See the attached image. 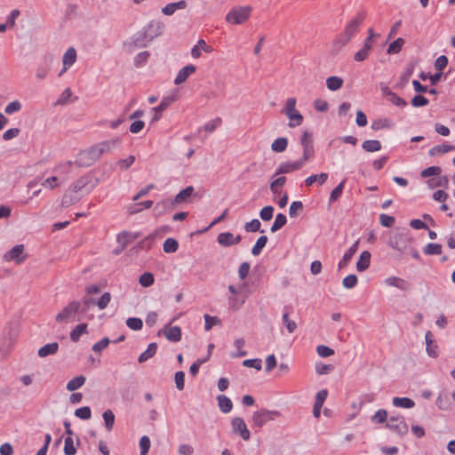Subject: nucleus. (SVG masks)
Instances as JSON below:
<instances>
[{
  "mask_svg": "<svg viewBox=\"0 0 455 455\" xmlns=\"http://www.w3.org/2000/svg\"><path fill=\"white\" fill-rule=\"evenodd\" d=\"M177 100L176 95H169L166 97H164L160 102V104L157 107H155L153 108L155 112V116L153 118V121H157L163 111H164L172 102H174Z\"/></svg>",
  "mask_w": 455,
  "mask_h": 455,
  "instance_id": "obj_16",
  "label": "nucleus"
},
{
  "mask_svg": "<svg viewBox=\"0 0 455 455\" xmlns=\"http://www.w3.org/2000/svg\"><path fill=\"white\" fill-rule=\"evenodd\" d=\"M362 148L366 152H377L381 149V143L378 140H367L363 142Z\"/></svg>",
  "mask_w": 455,
  "mask_h": 455,
  "instance_id": "obj_38",
  "label": "nucleus"
},
{
  "mask_svg": "<svg viewBox=\"0 0 455 455\" xmlns=\"http://www.w3.org/2000/svg\"><path fill=\"white\" fill-rule=\"evenodd\" d=\"M196 66L191 65V64L183 67L178 72V74L174 79V84L176 85H180V84H183L190 75H192L193 73L196 72Z\"/></svg>",
  "mask_w": 455,
  "mask_h": 455,
  "instance_id": "obj_18",
  "label": "nucleus"
},
{
  "mask_svg": "<svg viewBox=\"0 0 455 455\" xmlns=\"http://www.w3.org/2000/svg\"><path fill=\"white\" fill-rule=\"evenodd\" d=\"M149 56H150V53H149V52H148V51L139 52V53L134 57V60H133V62H134V66H135L136 68H141V67H143V66L147 63V61H148V60Z\"/></svg>",
  "mask_w": 455,
  "mask_h": 455,
  "instance_id": "obj_53",
  "label": "nucleus"
},
{
  "mask_svg": "<svg viewBox=\"0 0 455 455\" xmlns=\"http://www.w3.org/2000/svg\"><path fill=\"white\" fill-rule=\"evenodd\" d=\"M425 339H426V345H427L426 350H427V355L434 358L437 357L438 347L433 339V335H432L431 331H427V333L425 335Z\"/></svg>",
  "mask_w": 455,
  "mask_h": 455,
  "instance_id": "obj_26",
  "label": "nucleus"
},
{
  "mask_svg": "<svg viewBox=\"0 0 455 455\" xmlns=\"http://www.w3.org/2000/svg\"><path fill=\"white\" fill-rule=\"evenodd\" d=\"M287 307H284V312L283 314V323L285 325L287 331L290 332V333H292L296 329H297V323L291 320L290 317H289V313L287 311Z\"/></svg>",
  "mask_w": 455,
  "mask_h": 455,
  "instance_id": "obj_48",
  "label": "nucleus"
},
{
  "mask_svg": "<svg viewBox=\"0 0 455 455\" xmlns=\"http://www.w3.org/2000/svg\"><path fill=\"white\" fill-rule=\"evenodd\" d=\"M75 416L81 419H89L92 417V411L90 407L84 406L75 411Z\"/></svg>",
  "mask_w": 455,
  "mask_h": 455,
  "instance_id": "obj_62",
  "label": "nucleus"
},
{
  "mask_svg": "<svg viewBox=\"0 0 455 455\" xmlns=\"http://www.w3.org/2000/svg\"><path fill=\"white\" fill-rule=\"evenodd\" d=\"M296 104L297 100L295 98H288L283 108L281 110L282 114L285 115L289 119L288 126L290 128L299 126L304 120L303 116L296 109Z\"/></svg>",
  "mask_w": 455,
  "mask_h": 455,
  "instance_id": "obj_2",
  "label": "nucleus"
},
{
  "mask_svg": "<svg viewBox=\"0 0 455 455\" xmlns=\"http://www.w3.org/2000/svg\"><path fill=\"white\" fill-rule=\"evenodd\" d=\"M204 330L210 331L214 325L220 323V320L217 316H211L210 315H204Z\"/></svg>",
  "mask_w": 455,
  "mask_h": 455,
  "instance_id": "obj_63",
  "label": "nucleus"
},
{
  "mask_svg": "<svg viewBox=\"0 0 455 455\" xmlns=\"http://www.w3.org/2000/svg\"><path fill=\"white\" fill-rule=\"evenodd\" d=\"M218 405L223 413H228L233 408L232 401L224 395L217 396Z\"/></svg>",
  "mask_w": 455,
  "mask_h": 455,
  "instance_id": "obj_32",
  "label": "nucleus"
},
{
  "mask_svg": "<svg viewBox=\"0 0 455 455\" xmlns=\"http://www.w3.org/2000/svg\"><path fill=\"white\" fill-rule=\"evenodd\" d=\"M261 223L258 219H253L244 225V230L246 232H258L264 233V230H260Z\"/></svg>",
  "mask_w": 455,
  "mask_h": 455,
  "instance_id": "obj_54",
  "label": "nucleus"
},
{
  "mask_svg": "<svg viewBox=\"0 0 455 455\" xmlns=\"http://www.w3.org/2000/svg\"><path fill=\"white\" fill-rule=\"evenodd\" d=\"M328 177L329 175L326 172H321L320 174H313L305 180V184L306 186L310 187L315 182L317 181L318 184L321 186L326 182Z\"/></svg>",
  "mask_w": 455,
  "mask_h": 455,
  "instance_id": "obj_34",
  "label": "nucleus"
},
{
  "mask_svg": "<svg viewBox=\"0 0 455 455\" xmlns=\"http://www.w3.org/2000/svg\"><path fill=\"white\" fill-rule=\"evenodd\" d=\"M139 237L138 233H129L123 231L117 235V242L122 246V250L125 249L129 243H132Z\"/></svg>",
  "mask_w": 455,
  "mask_h": 455,
  "instance_id": "obj_23",
  "label": "nucleus"
},
{
  "mask_svg": "<svg viewBox=\"0 0 455 455\" xmlns=\"http://www.w3.org/2000/svg\"><path fill=\"white\" fill-rule=\"evenodd\" d=\"M187 7V2L180 0L175 3H170L162 8V12L166 16L172 15L178 10H184Z\"/></svg>",
  "mask_w": 455,
  "mask_h": 455,
  "instance_id": "obj_24",
  "label": "nucleus"
},
{
  "mask_svg": "<svg viewBox=\"0 0 455 455\" xmlns=\"http://www.w3.org/2000/svg\"><path fill=\"white\" fill-rule=\"evenodd\" d=\"M151 41L148 39V33L144 28L131 37V44L136 48L146 47Z\"/></svg>",
  "mask_w": 455,
  "mask_h": 455,
  "instance_id": "obj_15",
  "label": "nucleus"
},
{
  "mask_svg": "<svg viewBox=\"0 0 455 455\" xmlns=\"http://www.w3.org/2000/svg\"><path fill=\"white\" fill-rule=\"evenodd\" d=\"M176 318H173L168 324L164 326L163 330H160L158 331V335H161L162 333L164 335V337L172 341V342H178L181 339V329L179 326H172L169 327V325L175 321Z\"/></svg>",
  "mask_w": 455,
  "mask_h": 455,
  "instance_id": "obj_11",
  "label": "nucleus"
},
{
  "mask_svg": "<svg viewBox=\"0 0 455 455\" xmlns=\"http://www.w3.org/2000/svg\"><path fill=\"white\" fill-rule=\"evenodd\" d=\"M453 150H455V145H437L429 149L428 155L430 156H435L436 155H443Z\"/></svg>",
  "mask_w": 455,
  "mask_h": 455,
  "instance_id": "obj_33",
  "label": "nucleus"
},
{
  "mask_svg": "<svg viewBox=\"0 0 455 455\" xmlns=\"http://www.w3.org/2000/svg\"><path fill=\"white\" fill-rule=\"evenodd\" d=\"M371 127L373 131L393 129L395 127V123L389 118H379L371 123Z\"/></svg>",
  "mask_w": 455,
  "mask_h": 455,
  "instance_id": "obj_27",
  "label": "nucleus"
},
{
  "mask_svg": "<svg viewBox=\"0 0 455 455\" xmlns=\"http://www.w3.org/2000/svg\"><path fill=\"white\" fill-rule=\"evenodd\" d=\"M156 350H157V344L155 342L150 343L148 346L147 349L140 355V356L138 358V362L140 363H143L147 362L148 360H149L156 355Z\"/></svg>",
  "mask_w": 455,
  "mask_h": 455,
  "instance_id": "obj_30",
  "label": "nucleus"
},
{
  "mask_svg": "<svg viewBox=\"0 0 455 455\" xmlns=\"http://www.w3.org/2000/svg\"><path fill=\"white\" fill-rule=\"evenodd\" d=\"M175 204L172 198H166L160 202H157L154 207V212L156 216H162L175 208Z\"/></svg>",
  "mask_w": 455,
  "mask_h": 455,
  "instance_id": "obj_14",
  "label": "nucleus"
},
{
  "mask_svg": "<svg viewBox=\"0 0 455 455\" xmlns=\"http://www.w3.org/2000/svg\"><path fill=\"white\" fill-rule=\"evenodd\" d=\"M384 94L386 95L388 101L393 103L397 107H405L407 106V102L405 100L398 96L396 93L390 91L387 87L383 90Z\"/></svg>",
  "mask_w": 455,
  "mask_h": 455,
  "instance_id": "obj_28",
  "label": "nucleus"
},
{
  "mask_svg": "<svg viewBox=\"0 0 455 455\" xmlns=\"http://www.w3.org/2000/svg\"><path fill=\"white\" fill-rule=\"evenodd\" d=\"M110 300H111V294L109 292H105L101 295V297L98 300H95L94 305H96L100 309L102 310L108 307Z\"/></svg>",
  "mask_w": 455,
  "mask_h": 455,
  "instance_id": "obj_60",
  "label": "nucleus"
},
{
  "mask_svg": "<svg viewBox=\"0 0 455 455\" xmlns=\"http://www.w3.org/2000/svg\"><path fill=\"white\" fill-rule=\"evenodd\" d=\"M76 60V52L75 48L70 47L68 48L63 57H62V63H63V71H67L69 67H71Z\"/></svg>",
  "mask_w": 455,
  "mask_h": 455,
  "instance_id": "obj_25",
  "label": "nucleus"
},
{
  "mask_svg": "<svg viewBox=\"0 0 455 455\" xmlns=\"http://www.w3.org/2000/svg\"><path fill=\"white\" fill-rule=\"evenodd\" d=\"M80 311V305L78 301H71L67 307H65L57 315V322H64L71 317L75 316Z\"/></svg>",
  "mask_w": 455,
  "mask_h": 455,
  "instance_id": "obj_9",
  "label": "nucleus"
},
{
  "mask_svg": "<svg viewBox=\"0 0 455 455\" xmlns=\"http://www.w3.org/2000/svg\"><path fill=\"white\" fill-rule=\"evenodd\" d=\"M359 241L355 242L349 249L346 251L344 253L341 260L339 262L338 267L339 269H342L346 267L349 261L351 260L352 257L355 255V253L357 251L358 249Z\"/></svg>",
  "mask_w": 455,
  "mask_h": 455,
  "instance_id": "obj_21",
  "label": "nucleus"
},
{
  "mask_svg": "<svg viewBox=\"0 0 455 455\" xmlns=\"http://www.w3.org/2000/svg\"><path fill=\"white\" fill-rule=\"evenodd\" d=\"M343 79L341 77L332 76L327 78L326 85L330 91H337L341 88Z\"/></svg>",
  "mask_w": 455,
  "mask_h": 455,
  "instance_id": "obj_43",
  "label": "nucleus"
},
{
  "mask_svg": "<svg viewBox=\"0 0 455 455\" xmlns=\"http://www.w3.org/2000/svg\"><path fill=\"white\" fill-rule=\"evenodd\" d=\"M392 403L395 407H401L405 409H411L415 406V403L412 399L408 397H394Z\"/></svg>",
  "mask_w": 455,
  "mask_h": 455,
  "instance_id": "obj_35",
  "label": "nucleus"
},
{
  "mask_svg": "<svg viewBox=\"0 0 455 455\" xmlns=\"http://www.w3.org/2000/svg\"><path fill=\"white\" fill-rule=\"evenodd\" d=\"M371 420L378 424L387 422V411L384 409L378 410L375 414L371 417Z\"/></svg>",
  "mask_w": 455,
  "mask_h": 455,
  "instance_id": "obj_57",
  "label": "nucleus"
},
{
  "mask_svg": "<svg viewBox=\"0 0 455 455\" xmlns=\"http://www.w3.org/2000/svg\"><path fill=\"white\" fill-rule=\"evenodd\" d=\"M286 182V178L284 176H281L276 178L275 180H272L270 183V190L273 194L278 195L281 193L279 188L283 187Z\"/></svg>",
  "mask_w": 455,
  "mask_h": 455,
  "instance_id": "obj_51",
  "label": "nucleus"
},
{
  "mask_svg": "<svg viewBox=\"0 0 455 455\" xmlns=\"http://www.w3.org/2000/svg\"><path fill=\"white\" fill-rule=\"evenodd\" d=\"M95 299L93 298L84 297L81 301H78L80 305V311L78 314L84 315L88 312L90 306L94 305Z\"/></svg>",
  "mask_w": 455,
  "mask_h": 455,
  "instance_id": "obj_55",
  "label": "nucleus"
},
{
  "mask_svg": "<svg viewBox=\"0 0 455 455\" xmlns=\"http://www.w3.org/2000/svg\"><path fill=\"white\" fill-rule=\"evenodd\" d=\"M232 431L239 435L244 441H248L251 438V433L244 422L240 417H235L231 421Z\"/></svg>",
  "mask_w": 455,
  "mask_h": 455,
  "instance_id": "obj_10",
  "label": "nucleus"
},
{
  "mask_svg": "<svg viewBox=\"0 0 455 455\" xmlns=\"http://www.w3.org/2000/svg\"><path fill=\"white\" fill-rule=\"evenodd\" d=\"M371 264V253L368 251H363L359 257V259L356 263V269L359 272H363L366 270Z\"/></svg>",
  "mask_w": 455,
  "mask_h": 455,
  "instance_id": "obj_29",
  "label": "nucleus"
},
{
  "mask_svg": "<svg viewBox=\"0 0 455 455\" xmlns=\"http://www.w3.org/2000/svg\"><path fill=\"white\" fill-rule=\"evenodd\" d=\"M87 333V324L79 323L70 332V339L73 342H77L81 335Z\"/></svg>",
  "mask_w": 455,
  "mask_h": 455,
  "instance_id": "obj_37",
  "label": "nucleus"
},
{
  "mask_svg": "<svg viewBox=\"0 0 455 455\" xmlns=\"http://www.w3.org/2000/svg\"><path fill=\"white\" fill-rule=\"evenodd\" d=\"M411 242V237L408 231H402L390 237L388 244L391 248L403 252L407 250L408 244Z\"/></svg>",
  "mask_w": 455,
  "mask_h": 455,
  "instance_id": "obj_6",
  "label": "nucleus"
},
{
  "mask_svg": "<svg viewBox=\"0 0 455 455\" xmlns=\"http://www.w3.org/2000/svg\"><path fill=\"white\" fill-rule=\"evenodd\" d=\"M347 179H344L336 188L332 189L330 195L329 203L336 202L342 195Z\"/></svg>",
  "mask_w": 455,
  "mask_h": 455,
  "instance_id": "obj_40",
  "label": "nucleus"
},
{
  "mask_svg": "<svg viewBox=\"0 0 455 455\" xmlns=\"http://www.w3.org/2000/svg\"><path fill=\"white\" fill-rule=\"evenodd\" d=\"M423 252L426 255H440L442 253V245L429 243L423 248Z\"/></svg>",
  "mask_w": 455,
  "mask_h": 455,
  "instance_id": "obj_50",
  "label": "nucleus"
},
{
  "mask_svg": "<svg viewBox=\"0 0 455 455\" xmlns=\"http://www.w3.org/2000/svg\"><path fill=\"white\" fill-rule=\"evenodd\" d=\"M64 453L65 455H75L76 453V449L71 436H67L65 438Z\"/></svg>",
  "mask_w": 455,
  "mask_h": 455,
  "instance_id": "obj_59",
  "label": "nucleus"
},
{
  "mask_svg": "<svg viewBox=\"0 0 455 455\" xmlns=\"http://www.w3.org/2000/svg\"><path fill=\"white\" fill-rule=\"evenodd\" d=\"M302 168L301 163L298 160L295 162H282L276 168L274 177L281 174H287Z\"/></svg>",
  "mask_w": 455,
  "mask_h": 455,
  "instance_id": "obj_13",
  "label": "nucleus"
},
{
  "mask_svg": "<svg viewBox=\"0 0 455 455\" xmlns=\"http://www.w3.org/2000/svg\"><path fill=\"white\" fill-rule=\"evenodd\" d=\"M217 242L224 247L232 246L234 245L233 234L230 232L220 233L217 237Z\"/></svg>",
  "mask_w": 455,
  "mask_h": 455,
  "instance_id": "obj_42",
  "label": "nucleus"
},
{
  "mask_svg": "<svg viewBox=\"0 0 455 455\" xmlns=\"http://www.w3.org/2000/svg\"><path fill=\"white\" fill-rule=\"evenodd\" d=\"M403 44L404 40L399 37L389 44L387 52L388 54H396L402 50Z\"/></svg>",
  "mask_w": 455,
  "mask_h": 455,
  "instance_id": "obj_52",
  "label": "nucleus"
},
{
  "mask_svg": "<svg viewBox=\"0 0 455 455\" xmlns=\"http://www.w3.org/2000/svg\"><path fill=\"white\" fill-rule=\"evenodd\" d=\"M86 379L84 376L80 375L70 379L67 384V389L68 391H75L80 388L85 382Z\"/></svg>",
  "mask_w": 455,
  "mask_h": 455,
  "instance_id": "obj_39",
  "label": "nucleus"
},
{
  "mask_svg": "<svg viewBox=\"0 0 455 455\" xmlns=\"http://www.w3.org/2000/svg\"><path fill=\"white\" fill-rule=\"evenodd\" d=\"M442 172V169L441 167L439 166H430V167H427L426 169H424L420 175L421 177L423 178H427V177H431V176H438L440 175Z\"/></svg>",
  "mask_w": 455,
  "mask_h": 455,
  "instance_id": "obj_61",
  "label": "nucleus"
},
{
  "mask_svg": "<svg viewBox=\"0 0 455 455\" xmlns=\"http://www.w3.org/2000/svg\"><path fill=\"white\" fill-rule=\"evenodd\" d=\"M385 282L388 286L396 287L403 291H409L411 288L409 282L397 276H390L387 278Z\"/></svg>",
  "mask_w": 455,
  "mask_h": 455,
  "instance_id": "obj_20",
  "label": "nucleus"
},
{
  "mask_svg": "<svg viewBox=\"0 0 455 455\" xmlns=\"http://www.w3.org/2000/svg\"><path fill=\"white\" fill-rule=\"evenodd\" d=\"M24 249L23 244H17L4 254L3 259L6 262L14 261L16 264H21L27 258Z\"/></svg>",
  "mask_w": 455,
  "mask_h": 455,
  "instance_id": "obj_8",
  "label": "nucleus"
},
{
  "mask_svg": "<svg viewBox=\"0 0 455 455\" xmlns=\"http://www.w3.org/2000/svg\"><path fill=\"white\" fill-rule=\"evenodd\" d=\"M267 243V235L259 236L251 249V254L253 256H259L261 253L263 248L266 246Z\"/></svg>",
  "mask_w": 455,
  "mask_h": 455,
  "instance_id": "obj_44",
  "label": "nucleus"
},
{
  "mask_svg": "<svg viewBox=\"0 0 455 455\" xmlns=\"http://www.w3.org/2000/svg\"><path fill=\"white\" fill-rule=\"evenodd\" d=\"M251 12V6H237L232 8L226 15V21L234 25L243 24L249 19Z\"/></svg>",
  "mask_w": 455,
  "mask_h": 455,
  "instance_id": "obj_3",
  "label": "nucleus"
},
{
  "mask_svg": "<svg viewBox=\"0 0 455 455\" xmlns=\"http://www.w3.org/2000/svg\"><path fill=\"white\" fill-rule=\"evenodd\" d=\"M364 19L365 12H358L356 16L347 24L343 33H341L334 41V46L341 48L342 46L346 45L355 35L359 26L363 23Z\"/></svg>",
  "mask_w": 455,
  "mask_h": 455,
  "instance_id": "obj_1",
  "label": "nucleus"
},
{
  "mask_svg": "<svg viewBox=\"0 0 455 455\" xmlns=\"http://www.w3.org/2000/svg\"><path fill=\"white\" fill-rule=\"evenodd\" d=\"M179 249V243L174 238H167L164 244L163 250L165 253H173L176 252Z\"/></svg>",
  "mask_w": 455,
  "mask_h": 455,
  "instance_id": "obj_46",
  "label": "nucleus"
},
{
  "mask_svg": "<svg viewBox=\"0 0 455 455\" xmlns=\"http://www.w3.org/2000/svg\"><path fill=\"white\" fill-rule=\"evenodd\" d=\"M150 439L147 435H143L140 440V455H147L150 449Z\"/></svg>",
  "mask_w": 455,
  "mask_h": 455,
  "instance_id": "obj_64",
  "label": "nucleus"
},
{
  "mask_svg": "<svg viewBox=\"0 0 455 455\" xmlns=\"http://www.w3.org/2000/svg\"><path fill=\"white\" fill-rule=\"evenodd\" d=\"M194 188L192 186H188L187 188H185L184 189H182L181 191H180L175 196L174 198H172L175 206L178 205V204H183V203H186L188 202V200L192 196V195L194 194Z\"/></svg>",
  "mask_w": 455,
  "mask_h": 455,
  "instance_id": "obj_22",
  "label": "nucleus"
},
{
  "mask_svg": "<svg viewBox=\"0 0 455 455\" xmlns=\"http://www.w3.org/2000/svg\"><path fill=\"white\" fill-rule=\"evenodd\" d=\"M144 28L148 33V39L153 40L163 34L164 24L160 20H154L145 26Z\"/></svg>",
  "mask_w": 455,
  "mask_h": 455,
  "instance_id": "obj_12",
  "label": "nucleus"
},
{
  "mask_svg": "<svg viewBox=\"0 0 455 455\" xmlns=\"http://www.w3.org/2000/svg\"><path fill=\"white\" fill-rule=\"evenodd\" d=\"M105 427L108 431H111L113 429L115 424V414L111 410H107L102 414Z\"/></svg>",
  "mask_w": 455,
  "mask_h": 455,
  "instance_id": "obj_49",
  "label": "nucleus"
},
{
  "mask_svg": "<svg viewBox=\"0 0 455 455\" xmlns=\"http://www.w3.org/2000/svg\"><path fill=\"white\" fill-rule=\"evenodd\" d=\"M287 222V218L283 213H278L275 217V220L273 223V225L270 228V231L272 233H275L278 230H280Z\"/></svg>",
  "mask_w": 455,
  "mask_h": 455,
  "instance_id": "obj_47",
  "label": "nucleus"
},
{
  "mask_svg": "<svg viewBox=\"0 0 455 455\" xmlns=\"http://www.w3.org/2000/svg\"><path fill=\"white\" fill-rule=\"evenodd\" d=\"M59 344L57 342L48 343L38 350L40 357H46L48 355H55L58 352Z\"/></svg>",
  "mask_w": 455,
  "mask_h": 455,
  "instance_id": "obj_31",
  "label": "nucleus"
},
{
  "mask_svg": "<svg viewBox=\"0 0 455 455\" xmlns=\"http://www.w3.org/2000/svg\"><path fill=\"white\" fill-rule=\"evenodd\" d=\"M121 144V139L116 138L109 140H105L100 143H97V148H99L100 155L109 153L116 148L119 147Z\"/></svg>",
  "mask_w": 455,
  "mask_h": 455,
  "instance_id": "obj_17",
  "label": "nucleus"
},
{
  "mask_svg": "<svg viewBox=\"0 0 455 455\" xmlns=\"http://www.w3.org/2000/svg\"><path fill=\"white\" fill-rule=\"evenodd\" d=\"M327 395L328 392L326 389H322L317 392L313 408V414L315 418H318L320 416L321 409L323 407L324 401L327 398Z\"/></svg>",
  "mask_w": 455,
  "mask_h": 455,
  "instance_id": "obj_19",
  "label": "nucleus"
},
{
  "mask_svg": "<svg viewBox=\"0 0 455 455\" xmlns=\"http://www.w3.org/2000/svg\"><path fill=\"white\" fill-rule=\"evenodd\" d=\"M126 325L133 331H140L143 327V322L139 317H129L126 320Z\"/></svg>",
  "mask_w": 455,
  "mask_h": 455,
  "instance_id": "obj_56",
  "label": "nucleus"
},
{
  "mask_svg": "<svg viewBox=\"0 0 455 455\" xmlns=\"http://www.w3.org/2000/svg\"><path fill=\"white\" fill-rule=\"evenodd\" d=\"M244 344L245 340L243 338L236 339L234 341V347L237 349V352L231 353L232 358L243 357L247 355V352L242 349Z\"/></svg>",
  "mask_w": 455,
  "mask_h": 455,
  "instance_id": "obj_41",
  "label": "nucleus"
},
{
  "mask_svg": "<svg viewBox=\"0 0 455 455\" xmlns=\"http://www.w3.org/2000/svg\"><path fill=\"white\" fill-rule=\"evenodd\" d=\"M386 427L401 437L404 436L409 430V427L405 422L404 418L398 414L392 415L388 418V420L386 423Z\"/></svg>",
  "mask_w": 455,
  "mask_h": 455,
  "instance_id": "obj_4",
  "label": "nucleus"
},
{
  "mask_svg": "<svg viewBox=\"0 0 455 455\" xmlns=\"http://www.w3.org/2000/svg\"><path fill=\"white\" fill-rule=\"evenodd\" d=\"M281 413L278 411H269L267 409H261L253 412L252 422L258 427H263L267 422L274 420L276 417H279Z\"/></svg>",
  "mask_w": 455,
  "mask_h": 455,
  "instance_id": "obj_7",
  "label": "nucleus"
},
{
  "mask_svg": "<svg viewBox=\"0 0 455 455\" xmlns=\"http://www.w3.org/2000/svg\"><path fill=\"white\" fill-rule=\"evenodd\" d=\"M288 146V140L285 137H279L275 140L271 144V149L275 153H282L285 151Z\"/></svg>",
  "mask_w": 455,
  "mask_h": 455,
  "instance_id": "obj_36",
  "label": "nucleus"
},
{
  "mask_svg": "<svg viewBox=\"0 0 455 455\" xmlns=\"http://www.w3.org/2000/svg\"><path fill=\"white\" fill-rule=\"evenodd\" d=\"M303 148L302 157L298 161L301 163L302 167L306 164V163L315 157V149L313 146L306 145Z\"/></svg>",
  "mask_w": 455,
  "mask_h": 455,
  "instance_id": "obj_45",
  "label": "nucleus"
},
{
  "mask_svg": "<svg viewBox=\"0 0 455 455\" xmlns=\"http://www.w3.org/2000/svg\"><path fill=\"white\" fill-rule=\"evenodd\" d=\"M97 145H93L86 150L81 151L78 155L76 163L80 166H91L100 158Z\"/></svg>",
  "mask_w": 455,
  "mask_h": 455,
  "instance_id": "obj_5",
  "label": "nucleus"
},
{
  "mask_svg": "<svg viewBox=\"0 0 455 455\" xmlns=\"http://www.w3.org/2000/svg\"><path fill=\"white\" fill-rule=\"evenodd\" d=\"M155 278L153 274L146 272L140 276L139 283L142 287H149L154 283Z\"/></svg>",
  "mask_w": 455,
  "mask_h": 455,
  "instance_id": "obj_58",
  "label": "nucleus"
}]
</instances>
